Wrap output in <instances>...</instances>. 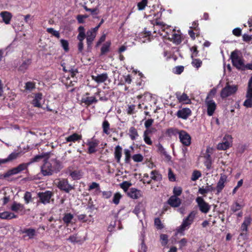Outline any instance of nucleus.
<instances>
[{
    "mask_svg": "<svg viewBox=\"0 0 252 252\" xmlns=\"http://www.w3.org/2000/svg\"><path fill=\"white\" fill-rule=\"evenodd\" d=\"M48 153H42L32 158V162H44L41 166V172L44 176H50L59 172L62 168L61 162L56 158L49 159Z\"/></svg>",
    "mask_w": 252,
    "mask_h": 252,
    "instance_id": "1",
    "label": "nucleus"
},
{
    "mask_svg": "<svg viewBox=\"0 0 252 252\" xmlns=\"http://www.w3.org/2000/svg\"><path fill=\"white\" fill-rule=\"evenodd\" d=\"M196 214V211H191L188 216L183 219L181 225L177 228V233L184 235L185 234V231L189 229L190 227V225L193 222Z\"/></svg>",
    "mask_w": 252,
    "mask_h": 252,
    "instance_id": "2",
    "label": "nucleus"
},
{
    "mask_svg": "<svg viewBox=\"0 0 252 252\" xmlns=\"http://www.w3.org/2000/svg\"><path fill=\"white\" fill-rule=\"evenodd\" d=\"M238 89V87L237 85H231L229 84V82H227L225 86L221 90L220 96L222 99H224L227 97L235 94Z\"/></svg>",
    "mask_w": 252,
    "mask_h": 252,
    "instance_id": "3",
    "label": "nucleus"
},
{
    "mask_svg": "<svg viewBox=\"0 0 252 252\" xmlns=\"http://www.w3.org/2000/svg\"><path fill=\"white\" fill-rule=\"evenodd\" d=\"M30 164V162L28 163H22L19 164L18 166L14 167L10 170H9L3 175H1L0 177V178H6L11 176L17 174L21 171L26 169L28 166Z\"/></svg>",
    "mask_w": 252,
    "mask_h": 252,
    "instance_id": "4",
    "label": "nucleus"
},
{
    "mask_svg": "<svg viewBox=\"0 0 252 252\" xmlns=\"http://www.w3.org/2000/svg\"><path fill=\"white\" fill-rule=\"evenodd\" d=\"M232 137L231 135L226 134L223 138L222 142L217 145V149L219 150H225L232 146Z\"/></svg>",
    "mask_w": 252,
    "mask_h": 252,
    "instance_id": "5",
    "label": "nucleus"
},
{
    "mask_svg": "<svg viewBox=\"0 0 252 252\" xmlns=\"http://www.w3.org/2000/svg\"><path fill=\"white\" fill-rule=\"evenodd\" d=\"M79 33L77 36V38L79 41L78 44V49L79 52H82L84 48L83 41L86 37V33L85 28L83 26H80L78 28Z\"/></svg>",
    "mask_w": 252,
    "mask_h": 252,
    "instance_id": "6",
    "label": "nucleus"
},
{
    "mask_svg": "<svg viewBox=\"0 0 252 252\" xmlns=\"http://www.w3.org/2000/svg\"><path fill=\"white\" fill-rule=\"evenodd\" d=\"M196 202L197 203L199 210L203 213L206 214L210 210V205L205 201L204 199L201 196H198L196 198Z\"/></svg>",
    "mask_w": 252,
    "mask_h": 252,
    "instance_id": "7",
    "label": "nucleus"
},
{
    "mask_svg": "<svg viewBox=\"0 0 252 252\" xmlns=\"http://www.w3.org/2000/svg\"><path fill=\"white\" fill-rule=\"evenodd\" d=\"M179 138L181 143L185 146H189L191 144V136L184 130H180Z\"/></svg>",
    "mask_w": 252,
    "mask_h": 252,
    "instance_id": "8",
    "label": "nucleus"
},
{
    "mask_svg": "<svg viewBox=\"0 0 252 252\" xmlns=\"http://www.w3.org/2000/svg\"><path fill=\"white\" fill-rule=\"evenodd\" d=\"M205 103L207 107V115L209 116H213L217 108L216 102L212 99H208V97H206Z\"/></svg>",
    "mask_w": 252,
    "mask_h": 252,
    "instance_id": "9",
    "label": "nucleus"
},
{
    "mask_svg": "<svg viewBox=\"0 0 252 252\" xmlns=\"http://www.w3.org/2000/svg\"><path fill=\"white\" fill-rule=\"evenodd\" d=\"M57 187L60 190L64 191L66 193H69L70 190L74 189L73 187L69 184L66 179H62L60 180L58 183Z\"/></svg>",
    "mask_w": 252,
    "mask_h": 252,
    "instance_id": "10",
    "label": "nucleus"
},
{
    "mask_svg": "<svg viewBox=\"0 0 252 252\" xmlns=\"http://www.w3.org/2000/svg\"><path fill=\"white\" fill-rule=\"evenodd\" d=\"M37 195L40 202L45 204L50 202V200L53 195V193L50 191H46L45 192H39Z\"/></svg>",
    "mask_w": 252,
    "mask_h": 252,
    "instance_id": "11",
    "label": "nucleus"
},
{
    "mask_svg": "<svg viewBox=\"0 0 252 252\" xmlns=\"http://www.w3.org/2000/svg\"><path fill=\"white\" fill-rule=\"evenodd\" d=\"M99 141L98 139L93 138L91 141H88L87 145L88 146V153L92 154L96 152V148L98 146Z\"/></svg>",
    "mask_w": 252,
    "mask_h": 252,
    "instance_id": "12",
    "label": "nucleus"
},
{
    "mask_svg": "<svg viewBox=\"0 0 252 252\" xmlns=\"http://www.w3.org/2000/svg\"><path fill=\"white\" fill-rule=\"evenodd\" d=\"M191 111L189 108H184L179 110L177 112L176 115L179 118L186 120L191 115Z\"/></svg>",
    "mask_w": 252,
    "mask_h": 252,
    "instance_id": "13",
    "label": "nucleus"
},
{
    "mask_svg": "<svg viewBox=\"0 0 252 252\" xmlns=\"http://www.w3.org/2000/svg\"><path fill=\"white\" fill-rule=\"evenodd\" d=\"M23 153H24L21 151H14L11 153L7 158L1 159V162L3 164L6 162H11L20 157L22 154H23Z\"/></svg>",
    "mask_w": 252,
    "mask_h": 252,
    "instance_id": "14",
    "label": "nucleus"
},
{
    "mask_svg": "<svg viewBox=\"0 0 252 252\" xmlns=\"http://www.w3.org/2000/svg\"><path fill=\"white\" fill-rule=\"evenodd\" d=\"M89 93H86L85 94L86 96L82 97L81 100L82 102L85 103L87 106L96 103L98 101L95 96H89Z\"/></svg>",
    "mask_w": 252,
    "mask_h": 252,
    "instance_id": "15",
    "label": "nucleus"
},
{
    "mask_svg": "<svg viewBox=\"0 0 252 252\" xmlns=\"http://www.w3.org/2000/svg\"><path fill=\"white\" fill-rule=\"evenodd\" d=\"M226 179L227 177L224 175H221L220 177V178L217 183L216 188H215V189L217 190L216 194H219L223 189L225 187V183L226 182Z\"/></svg>",
    "mask_w": 252,
    "mask_h": 252,
    "instance_id": "16",
    "label": "nucleus"
},
{
    "mask_svg": "<svg viewBox=\"0 0 252 252\" xmlns=\"http://www.w3.org/2000/svg\"><path fill=\"white\" fill-rule=\"evenodd\" d=\"M44 100L42 97L41 93H37L35 94L34 98L32 99V105L34 107L41 108L42 104L44 103Z\"/></svg>",
    "mask_w": 252,
    "mask_h": 252,
    "instance_id": "17",
    "label": "nucleus"
},
{
    "mask_svg": "<svg viewBox=\"0 0 252 252\" xmlns=\"http://www.w3.org/2000/svg\"><path fill=\"white\" fill-rule=\"evenodd\" d=\"M176 96L178 101L180 103L187 104L191 103L189 96L185 93L181 94L180 92H177L176 93Z\"/></svg>",
    "mask_w": 252,
    "mask_h": 252,
    "instance_id": "18",
    "label": "nucleus"
},
{
    "mask_svg": "<svg viewBox=\"0 0 252 252\" xmlns=\"http://www.w3.org/2000/svg\"><path fill=\"white\" fill-rule=\"evenodd\" d=\"M67 173L74 180H79L82 177V172L81 170H72L71 167L68 168Z\"/></svg>",
    "mask_w": 252,
    "mask_h": 252,
    "instance_id": "19",
    "label": "nucleus"
},
{
    "mask_svg": "<svg viewBox=\"0 0 252 252\" xmlns=\"http://www.w3.org/2000/svg\"><path fill=\"white\" fill-rule=\"evenodd\" d=\"M96 35V33H94L90 31H88L87 32L86 36L87 39V48L88 50H90L92 49V43L95 38Z\"/></svg>",
    "mask_w": 252,
    "mask_h": 252,
    "instance_id": "20",
    "label": "nucleus"
},
{
    "mask_svg": "<svg viewBox=\"0 0 252 252\" xmlns=\"http://www.w3.org/2000/svg\"><path fill=\"white\" fill-rule=\"evenodd\" d=\"M167 202L172 207H178L181 205V200L176 195H172L168 199Z\"/></svg>",
    "mask_w": 252,
    "mask_h": 252,
    "instance_id": "21",
    "label": "nucleus"
},
{
    "mask_svg": "<svg viewBox=\"0 0 252 252\" xmlns=\"http://www.w3.org/2000/svg\"><path fill=\"white\" fill-rule=\"evenodd\" d=\"M252 221V219L250 217H245L244 218V220L243 222L242 223L241 226V231L242 233H241V235H243L244 232H247L248 231V227L249 226Z\"/></svg>",
    "mask_w": 252,
    "mask_h": 252,
    "instance_id": "22",
    "label": "nucleus"
},
{
    "mask_svg": "<svg viewBox=\"0 0 252 252\" xmlns=\"http://www.w3.org/2000/svg\"><path fill=\"white\" fill-rule=\"evenodd\" d=\"M127 195L133 199H138L141 196V191L135 188H131L127 191Z\"/></svg>",
    "mask_w": 252,
    "mask_h": 252,
    "instance_id": "23",
    "label": "nucleus"
},
{
    "mask_svg": "<svg viewBox=\"0 0 252 252\" xmlns=\"http://www.w3.org/2000/svg\"><path fill=\"white\" fill-rule=\"evenodd\" d=\"M108 78V77L107 73H103L98 74L97 76H92V79L98 84L104 82L107 80Z\"/></svg>",
    "mask_w": 252,
    "mask_h": 252,
    "instance_id": "24",
    "label": "nucleus"
},
{
    "mask_svg": "<svg viewBox=\"0 0 252 252\" xmlns=\"http://www.w3.org/2000/svg\"><path fill=\"white\" fill-rule=\"evenodd\" d=\"M122 155V148L120 145L115 147L114 150V158L117 163L121 162V158Z\"/></svg>",
    "mask_w": 252,
    "mask_h": 252,
    "instance_id": "25",
    "label": "nucleus"
},
{
    "mask_svg": "<svg viewBox=\"0 0 252 252\" xmlns=\"http://www.w3.org/2000/svg\"><path fill=\"white\" fill-rule=\"evenodd\" d=\"M16 218H17V216L12 212L4 211L0 213V219L2 220H11Z\"/></svg>",
    "mask_w": 252,
    "mask_h": 252,
    "instance_id": "26",
    "label": "nucleus"
},
{
    "mask_svg": "<svg viewBox=\"0 0 252 252\" xmlns=\"http://www.w3.org/2000/svg\"><path fill=\"white\" fill-rule=\"evenodd\" d=\"M0 17L2 18L3 21L6 24H8L10 23L12 18L11 14L7 11H3L0 13Z\"/></svg>",
    "mask_w": 252,
    "mask_h": 252,
    "instance_id": "27",
    "label": "nucleus"
},
{
    "mask_svg": "<svg viewBox=\"0 0 252 252\" xmlns=\"http://www.w3.org/2000/svg\"><path fill=\"white\" fill-rule=\"evenodd\" d=\"M128 135L131 140H135L139 136L137 129L134 126L130 127L128 131Z\"/></svg>",
    "mask_w": 252,
    "mask_h": 252,
    "instance_id": "28",
    "label": "nucleus"
},
{
    "mask_svg": "<svg viewBox=\"0 0 252 252\" xmlns=\"http://www.w3.org/2000/svg\"><path fill=\"white\" fill-rule=\"evenodd\" d=\"M82 139V135H79L76 133H74L72 135L67 137L65 138V140L66 142H75L76 141H78Z\"/></svg>",
    "mask_w": 252,
    "mask_h": 252,
    "instance_id": "29",
    "label": "nucleus"
},
{
    "mask_svg": "<svg viewBox=\"0 0 252 252\" xmlns=\"http://www.w3.org/2000/svg\"><path fill=\"white\" fill-rule=\"evenodd\" d=\"M232 65L239 70H245V65L243 59L240 57L239 59L235 61L234 63Z\"/></svg>",
    "mask_w": 252,
    "mask_h": 252,
    "instance_id": "30",
    "label": "nucleus"
},
{
    "mask_svg": "<svg viewBox=\"0 0 252 252\" xmlns=\"http://www.w3.org/2000/svg\"><path fill=\"white\" fill-rule=\"evenodd\" d=\"M111 44L110 41H107L102 45L100 50V56L104 55L109 51Z\"/></svg>",
    "mask_w": 252,
    "mask_h": 252,
    "instance_id": "31",
    "label": "nucleus"
},
{
    "mask_svg": "<svg viewBox=\"0 0 252 252\" xmlns=\"http://www.w3.org/2000/svg\"><path fill=\"white\" fill-rule=\"evenodd\" d=\"M204 158L205 159L204 162L205 166L207 169H211L212 164V159L211 154H206L204 156Z\"/></svg>",
    "mask_w": 252,
    "mask_h": 252,
    "instance_id": "32",
    "label": "nucleus"
},
{
    "mask_svg": "<svg viewBox=\"0 0 252 252\" xmlns=\"http://www.w3.org/2000/svg\"><path fill=\"white\" fill-rule=\"evenodd\" d=\"M10 209L16 213H19L23 210L24 207L21 204L14 202L11 206Z\"/></svg>",
    "mask_w": 252,
    "mask_h": 252,
    "instance_id": "33",
    "label": "nucleus"
},
{
    "mask_svg": "<svg viewBox=\"0 0 252 252\" xmlns=\"http://www.w3.org/2000/svg\"><path fill=\"white\" fill-rule=\"evenodd\" d=\"M73 219V215L71 213H65L62 220L66 226L71 223L72 220Z\"/></svg>",
    "mask_w": 252,
    "mask_h": 252,
    "instance_id": "34",
    "label": "nucleus"
},
{
    "mask_svg": "<svg viewBox=\"0 0 252 252\" xmlns=\"http://www.w3.org/2000/svg\"><path fill=\"white\" fill-rule=\"evenodd\" d=\"M151 179L155 181H159L162 179V175L158 170H154L151 171Z\"/></svg>",
    "mask_w": 252,
    "mask_h": 252,
    "instance_id": "35",
    "label": "nucleus"
},
{
    "mask_svg": "<svg viewBox=\"0 0 252 252\" xmlns=\"http://www.w3.org/2000/svg\"><path fill=\"white\" fill-rule=\"evenodd\" d=\"M215 190V188L212 186H209L206 188H200L198 190V192L201 194L205 195L208 192L212 191Z\"/></svg>",
    "mask_w": 252,
    "mask_h": 252,
    "instance_id": "36",
    "label": "nucleus"
},
{
    "mask_svg": "<svg viewBox=\"0 0 252 252\" xmlns=\"http://www.w3.org/2000/svg\"><path fill=\"white\" fill-rule=\"evenodd\" d=\"M171 38L173 40V43L177 45L180 44L182 41L181 35L176 33L172 34Z\"/></svg>",
    "mask_w": 252,
    "mask_h": 252,
    "instance_id": "37",
    "label": "nucleus"
},
{
    "mask_svg": "<svg viewBox=\"0 0 252 252\" xmlns=\"http://www.w3.org/2000/svg\"><path fill=\"white\" fill-rule=\"evenodd\" d=\"M239 51L237 49L235 50L231 53V55L230 56V59L231 60V62L232 64L234 63V62L235 60L239 59L240 58L239 56Z\"/></svg>",
    "mask_w": 252,
    "mask_h": 252,
    "instance_id": "38",
    "label": "nucleus"
},
{
    "mask_svg": "<svg viewBox=\"0 0 252 252\" xmlns=\"http://www.w3.org/2000/svg\"><path fill=\"white\" fill-rule=\"evenodd\" d=\"M150 132H151L150 130L147 129L144 132V135H143L144 140L145 142L149 145H152L153 144L152 141L151 140L150 137L148 136Z\"/></svg>",
    "mask_w": 252,
    "mask_h": 252,
    "instance_id": "39",
    "label": "nucleus"
},
{
    "mask_svg": "<svg viewBox=\"0 0 252 252\" xmlns=\"http://www.w3.org/2000/svg\"><path fill=\"white\" fill-rule=\"evenodd\" d=\"M180 130L176 128H169L167 129L166 133L169 136H171L172 135H176L178 134L179 135Z\"/></svg>",
    "mask_w": 252,
    "mask_h": 252,
    "instance_id": "40",
    "label": "nucleus"
},
{
    "mask_svg": "<svg viewBox=\"0 0 252 252\" xmlns=\"http://www.w3.org/2000/svg\"><path fill=\"white\" fill-rule=\"evenodd\" d=\"M103 132L106 134H109V130L110 129V124L107 120H105L102 123Z\"/></svg>",
    "mask_w": 252,
    "mask_h": 252,
    "instance_id": "41",
    "label": "nucleus"
},
{
    "mask_svg": "<svg viewBox=\"0 0 252 252\" xmlns=\"http://www.w3.org/2000/svg\"><path fill=\"white\" fill-rule=\"evenodd\" d=\"M157 16L156 19V21L154 23H153V25H157V26H159L161 27V29H163L165 27V24L163 22H161L158 20V18H159V17L161 16V13H157Z\"/></svg>",
    "mask_w": 252,
    "mask_h": 252,
    "instance_id": "42",
    "label": "nucleus"
},
{
    "mask_svg": "<svg viewBox=\"0 0 252 252\" xmlns=\"http://www.w3.org/2000/svg\"><path fill=\"white\" fill-rule=\"evenodd\" d=\"M192 59L191 64L193 66L196 67L197 69L199 68L202 64V61L199 59Z\"/></svg>",
    "mask_w": 252,
    "mask_h": 252,
    "instance_id": "43",
    "label": "nucleus"
},
{
    "mask_svg": "<svg viewBox=\"0 0 252 252\" xmlns=\"http://www.w3.org/2000/svg\"><path fill=\"white\" fill-rule=\"evenodd\" d=\"M96 189V191L101 192L99 184L96 182H93L89 187L88 190L90 191L92 189Z\"/></svg>",
    "mask_w": 252,
    "mask_h": 252,
    "instance_id": "44",
    "label": "nucleus"
},
{
    "mask_svg": "<svg viewBox=\"0 0 252 252\" xmlns=\"http://www.w3.org/2000/svg\"><path fill=\"white\" fill-rule=\"evenodd\" d=\"M148 0H142L137 3V7L139 10H144L147 5Z\"/></svg>",
    "mask_w": 252,
    "mask_h": 252,
    "instance_id": "45",
    "label": "nucleus"
},
{
    "mask_svg": "<svg viewBox=\"0 0 252 252\" xmlns=\"http://www.w3.org/2000/svg\"><path fill=\"white\" fill-rule=\"evenodd\" d=\"M132 159L134 162H142L144 159L143 156L140 154H135L132 157Z\"/></svg>",
    "mask_w": 252,
    "mask_h": 252,
    "instance_id": "46",
    "label": "nucleus"
},
{
    "mask_svg": "<svg viewBox=\"0 0 252 252\" xmlns=\"http://www.w3.org/2000/svg\"><path fill=\"white\" fill-rule=\"evenodd\" d=\"M154 224L158 229H162L164 227L159 218H156L155 219Z\"/></svg>",
    "mask_w": 252,
    "mask_h": 252,
    "instance_id": "47",
    "label": "nucleus"
},
{
    "mask_svg": "<svg viewBox=\"0 0 252 252\" xmlns=\"http://www.w3.org/2000/svg\"><path fill=\"white\" fill-rule=\"evenodd\" d=\"M124 154L125 156V162L126 163H129L130 162L131 158L130 151L128 149H125Z\"/></svg>",
    "mask_w": 252,
    "mask_h": 252,
    "instance_id": "48",
    "label": "nucleus"
},
{
    "mask_svg": "<svg viewBox=\"0 0 252 252\" xmlns=\"http://www.w3.org/2000/svg\"><path fill=\"white\" fill-rule=\"evenodd\" d=\"M201 176V173L200 171L198 170H194L191 176V179L193 181H195L199 179Z\"/></svg>",
    "mask_w": 252,
    "mask_h": 252,
    "instance_id": "49",
    "label": "nucleus"
},
{
    "mask_svg": "<svg viewBox=\"0 0 252 252\" xmlns=\"http://www.w3.org/2000/svg\"><path fill=\"white\" fill-rule=\"evenodd\" d=\"M121 198L122 195L119 192L115 193L113 198V203L116 205H118L119 203Z\"/></svg>",
    "mask_w": 252,
    "mask_h": 252,
    "instance_id": "50",
    "label": "nucleus"
},
{
    "mask_svg": "<svg viewBox=\"0 0 252 252\" xmlns=\"http://www.w3.org/2000/svg\"><path fill=\"white\" fill-rule=\"evenodd\" d=\"M192 40H194L196 37L200 35V32H196L195 31L189 30L188 32Z\"/></svg>",
    "mask_w": 252,
    "mask_h": 252,
    "instance_id": "51",
    "label": "nucleus"
},
{
    "mask_svg": "<svg viewBox=\"0 0 252 252\" xmlns=\"http://www.w3.org/2000/svg\"><path fill=\"white\" fill-rule=\"evenodd\" d=\"M29 63V60L24 61L19 66L18 70L21 71H24L28 68Z\"/></svg>",
    "mask_w": 252,
    "mask_h": 252,
    "instance_id": "52",
    "label": "nucleus"
},
{
    "mask_svg": "<svg viewBox=\"0 0 252 252\" xmlns=\"http://www.w3.org/2000/svg\"><path fill=\"white\" fill-rule=\"evenodd\" d=\"M61 43L62 45V47L64 49V50L66 52L68 51L69 50V43L68 42L64 39H61Z\"/></svg>",
    "mask_w": 252,
    "mask_h": 252,
    "instance_id": "53",
    "label": "nucleus"
},
{
    "mask_svg": "<svg viewBox=\"0 0 252 252\" xmlns=\"http://www.w3.org/2000/svg\"><path fill=\"white\" fill-rule=\"evenodd\" d=\"M47 32L48 33L52 34L57 38H59L60 36V33L59 32L54 30V29L52 28H48L47 29Z\"/></svg>",
    "mask_w": 252,
    "mask_h": 252,
    "instance_id": "54",
    "label": "nucleus"
},
{
    "mask_svg": "<svg viewBox=\"0 0 252 252\" xmlns=\"http://www.w3.org/2000/svg\"><path fill=\"white\" fill-rule=\"evenodd\" d=\"M131 185V184L127 181H124L121 184V188L125 191H126L129 187Z\"/></svg>",
    "mask_w": 252,
    "mask_h": 252,
    "instance_id": "55",
    "label": "nucleus"
},
{
    "mask_svg": "<svg viewBox=\"0 0 252 252\" xmlns=\"http://www.w3.org/2000/svg\"><path fill=\"white\" fill-rule=\"evenodd\" d=\"M173 195L178 197L182 192V189L180 187H175L173 190Z\"/></svg>",
    "mask_w": 252,
    "mask_h": 252,
    "instance_id": "56",
    "label": "nucleus"
},
{
    "mask_svg": "<svg viewBox=\"0 0 252 252\" xmlns=\"http://www.w3.org/2000/svg\"><path fill=\"white\" fill-rule=\"evenodd\" d=\"M71 243H78L80 241L78 237H77V234H75L72 235H70L67 239Z\"/></svg>",
    "mask_w": 252,
    "mask_h": 252,
    "instance_id": "57",
    "label": "nucleus"
},
{
    "mask_svg": "<svg viewBox=\"0 0 252 252\" xmlns=\"http://www.w3.org/2000/svg\"><path fill=\"white\" fill-rule=\"evenodd\" d=\"M242 208L241 205L239 204L238 202H236L234 203L231 207V210L233 212H236L237 211L240 210Z\"/></svg>",
    "mask_w": 252,
    "mask_h": 252,
    "instance_id": "58",
    "label": "nucleus"
},
{
    "mask_svg": "<svg viewBox=\"0 0 252 252\" xmlns=\"http://www.w3.org/2000/svg\"><path fill=\"white\" fill-rule=\"evenodd\" d=\"M190 51L192 52V54L191 56V58H193V57H196L198 54V51L197 50V47L196 46H193L190 49Z\"/></svg>",
    "mask_w": 252,
    "mask_h": 252,
    "instance_id": "59",
    "label": "nucleus"
},
{
    "mask_svg": "<svg viewBox=\"0 0 252 252\" xmlns=\"http://www.w3.org/2000/svg\"><path fill=\"white\" fill-rule=\"evenodd\" d=\"M243 105L247 108L252 107V98H246L244 101Z\"/></svg>",
    "mask_w": 252,
    "mask_h": 252,
    "instance_id": "60",
    "label": "nucleus"
},
{
    "mask_svg": "<svg viewBox=\"0 0 252 252\" xmlns=\"http://www.w3.org/2000/svg\"><path fill=\"white\" fill-rule=\"evenodd\" d=\"M184 70V67L183 66H177L174 68V72L177 74H181Z\"/></svg>",
    "mask_w": 252,
    "mask_h": 252,
    "instance_id": "61",
    "label": "nucleus"
},
{
    "mask_svg": "<svg viewBox=\"0 0 252 252\" xmlns=\"http://www.w3.org/2000/svg\"><path fill=\"white\" fill-rule=\"evenodd\" d=\"M216 93L217 89L213 88L210 91L206 97H208V99H212V98L215 95Z\"/></svg>",
    "mask_w": 252,
    "mask_h": 252,
    "instance_id": "62",
    "label": "nucleus"
},
{
    "mask_svg": "<svg viewBox=\"0 0 252 252\" xmlns=\"http://www.w3.org/2000/svg\"><path fill=\"white\" fill-rule=\"evenodd\" d=\"M190 30L195 31L196 32L197 31L200 32L197 21H194L192 23V26L190 27Z\"/></svg>",
    "mask_w": 252,
    "mask_h": 252,
    "instance_id": "63",
    "label": "nucleus"
},
{
    "mask_svg": "<svg viewBox=\"0 0 252 252\" xmlns=\"http://www.w3.org/2000/svg\"><path fill=\"white\" fill-rule=\"evenodd\" d=\"M187 239L185 238H184L180 240L178 242L179 245V249H182L183 247L186 246L187 245Z\"/></svg>",
    "mask_w": 252,
    "mask_h": 252,
    "instance_id": "64",
    "label": "nucleus"
}]
</instances>
